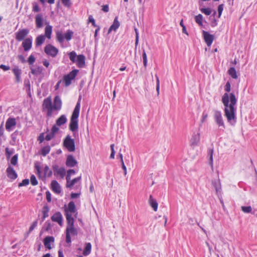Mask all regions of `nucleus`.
I'll use <instances>...</instances> for the list:
<instances>
[{"mask_svg":"<svg viewBox=\"0 0 257 257\" xmlns=\"http://www.w3.org/2000/svg\"><path fill=\"white\" fill-rule=\"evenodd\" d=\"M17 124L15 118L10 117L8 118L6 123V129L8 132H11Z\"/></svg>","mask_w":257,"mask_h":257,"instance_id":"6e6552de","label":"nucleus"},{"mask_svg":"<svg viewBox=\"0 0 257 257\" xmlns=\"http://www.w3.org/2000/svg\"><path fill=\"white\" fill-rule=\"evenodd\" d=\"M31 183L33 186H36L38 184V182L34 175H32L30 177Z\"/></svg>","mask_w":257,"mask_h":257,"instance_id":"49530a36","label":"nucleus"},{"mask_svg":"<svg viewBox=\"0 0 257 257\" xmlns=\"http://www.w3.org/2000/svg\"><path fill=\"white\" fill-rule=\"evenodd\" d=\"M203 35L204 41L208 46H210L214 40V36L210 34L208 32L203 31Z\"/></svg>","mask_w":257,"mask_h":257,"instance_id":"9d476101","label":"nucleus"},{"mask_svg":"<svg viewBox=\"0 0 257 257\" xmlns=\"http://www.w3.org/2000/svg\"><path fill=\"white\" fill-rule=\"evenodd\" d=\"M67 211L68 212L70 213H74L77 212V210L76 208L75 204L73 201H70L69 202L68 204V208L65 209V212Z\"/></svg>","mask_w":257,"mask_h":257,"instance_id":"412c9836","label":"nucleus"},{"mask_svg":"<svg viewBox=\"0 0 257 257\" xmlns=\"http://www.w3.org/2000/svg\"><path fill=\"white\" fill-rule=\"evenodd\" d=\"M51 148L49 146H46L44 147L41 149V155L43 156H46L47 154H48L50 151Z\"/></svg>","mask_w":257,"mask_h":257,"instance_id":"e433bc0d","label":"nucleus"},{"mask_svg":"<svg viewBox=\"0 0 257 257\" xmlns=\"http://www.w3.org/2000/svg\"><path fill=\"white\" fill-rule=\"evenodd\" d=\"M222 102L224 106V116L226 117L227 122L232 126L236 123V116L235 114V105L237 99L234 93H230L228 94L225 93L222 96Z\"/></svg>","mask_w":257,"mask_h":257,"instance_id":"f257e3e1","label":"nucleus"},{"mask_svg":"<svg viewBox=\"0 0 257 257\" xmlns=\"http://www.w3.org/2000/svg\"><path fill=\"white\" fill-rule=\"evenodd\" d=\"M63 146L69 152H72L75 150V141L73 139H72L71 136L68 135L63 141Z\"/></svg>","mask_w":257,"mask_h":257,"instance_id":"7ed1b4c3","label":"nucleus"},{"mask_svg":"<svg viewBox=\"0 0 257 257\" xmlns=\"http://www.w3.org/2000/svg\"><path fill=\"white\" fill-rule=\"evenodd\" d=\"M68 55L69 56L70 60L73 62L75 63L76 62V58L78 55H77L75 51H72L68 53Z\"/></svg>","mask_w":257,"mask_h":257,"instance_id":"a19ab883","label":"nucleus"},{"mask_svg":"<svg viewBox=\"0 0 257 257\" xmlns=\"http://www.w3.org/2000/svg\"><path fill=\"white\" fill-rule=\"evenodd\" d=\"M65 174H66L65 169L63 167L60 168V169H59V170H58V171L56 173V175H60L62 178H64V177L65 176Z\"/></svg>","mask_w":257,"mask_h":257,"instance_id":"37998d69","label":"nucleus"},{"mask_svg":"<svg viewBox=\"0 0 257 257\" xmlns=\"http://www.w3.org/2000/svg\"><path fill=\"white\" fill-rule=\"evenodd\" d=\"M52 169L54 171V175L56 176V173H57L58 170H59V169H60V168L59 167L58 165L55 164V165H53Z\"/></svg>","mask_w":257,"mask_h":257,"instance_id":"338daca9","label":"nucleus"},{"mask_svg":"<svg viewBox=\"0 0 257 257\" xmlns=\"http://www.w3.org/2000/svg\"><path fill=\"white\" fill-rule=\"evenodd\" d=\"M56 39L58 42H59L60 43L63 42L64 40V37L61 32L58 31L56 33Z\"/></svg>","mask_w":257,"mask_h":257,"instance_id":"58836bf2","label":"nucleus"},{"mask_svg":"<svg viewBox=\"0 0 257 257\" xmlns=\"http://www.w3.org/2000/svg\"><path fill=\"white\" fill-rule=\"evenodd\" d=\"M51 189L55 193L59 194L61 192V190L60 186L57 181L53 180L51 182Z\"/></svg>","mask_w":257,"mask_h":257,"instance_id":"6ab92c4d","label":"nucleus"},{"mask_svg":"<svg viewBox=\"0 0 257 257\" xmlns=\"http://www.w3.org/2000/svg\"><path fill=\"white\" fill-rule=\"evenodd\" d=\"M68 231L69 234L73 235H77V230L76 228H74V225L73 226H68L66 229V232H67Z\"/></svg>","mask_w":257,"mask_h":257,"instance_id":"c85d7f7f","label":"nucleus"},{"mask_svg":"<svg viewBox=\"0 0 257 257\" xmlns=\"http://www.w3.org/2000/svg\"><path fill=\"white\" fill-rule=\"evenodd\" d=\"M77 65L79 68H83L85 65V57L83 54L78 55L77 56Z\"/></svg>","mask_w":257,"mask_h":257,"instance_id":"f3484780","label":"nucleus"},{"mask_svg":"<svg viewBox=\"0 0 257 257\" xmlns=\"http://www.w3.org/2000/svg\"><path fill=\"white\" fill-rule=\"evenodd\" d=\"M42 107L43 110L44 109H48L53 107V105L50 97L46 98L44 100Z\"/></svg>","mask_w":257,"mask_h":257,"instance_id":"a878e982","label":"nucleus"},{"mask_svg":"<svg viewBox=\"0 0 257 257\" xmlns=\"http://www.w3.org/2000/svg\"><path fill=\"white\" fill-rule=\"evenodd\" d=\"M44 36L41 35L38 36L36 39V46H41L45 41Z\"/></svg>","mask_w":257,"mask_h":257,"instance_id":"473e14b6","label":"nucleus"},{"mask_svg":"<svg viewBox=\"0 0 257 257\" xmlns=\"http://www.w3.org/2000/svg\"><path fill=\"white\" fill-rule=\"evenodd\" d=\"M39 1L42 5H44L46 2L51 5L55 3V0H39Z\"/></svg>","mask_w":257,"mask_h":257,"instance_id":"680f3d73","label":"nucleus"},{"mask_svg":"<svg viewBox=\"0 0 257 257\" xmlns=\"http://www.w3.org/2000/svg\"><path fill=\"white\" fill-rule=\"evenodd\" d=\"M79 70L74 69L69 72L68 74L65 75L63 77V81L66 86H68L71 83V81L76 76Z\"/></svg>","mask_w":257,"mask_h":257,"instance_id":"20e7f679","label":"nucleus"},{"mask_svg":"<svg viewBox=\"0 0 257 257\" xmlns=\"http://www.w3.org/2000/svg\"><path fill=\"white\" fill-rule=\"evenodd\" d=\"M208 154L209 156V164L211 167L212 169L213 168V149L209 148L208 150Z\"/></svg>","mask_w":257,"mask_h":257,"instance_id":"2f4dec72","label":"nucleus"},{"mask_svg":"<svg viewBox=\"0 0 257 257\" xmlns=\"http://www.w3.org/2000/svg\"><path fill=\"white\" fill-rule=\"evenodd\" d=\"M242 210L245 213H249L251 211L252 208L251 206H242L241 207Z\"/></svg>","mask_w":257,"mask_h":257,"instance_id":"603ef678","label":"nucleus"},{"mask_svg":"<svg viewBox=\"0 0 257 257\" xmlns=\"http://www.w3.org/2000/svg\"><path fill=\"white\" fill-rule=\"evenodd\" d=\"M89 22L92 23V25L94 27H97L98 26H97L95 24V20L93 18L92 16H90L88 18Z\"/></svg>","mask_w":257,"mask_h":257,"instance_id":"0e129e2a","label":"nucleus"},{"mask_svg":"<svg viewBox=\"0 0 257 257\" xmlns=\"http://www.w3.org/2000/svg\"><path fill=\"white\" fill-rule=\"evenodd\" d=\"M212 185L213 187L215 188L216 193L217 195L219 196H221V186L220 182V180H214L212 181Z\"/></svg>","mask_w":257,"mask_h":257,"instance_id":"4468645a","label":"nucleus"},{"mask_svg":"<svg viewBox=\"0 0 257 257\" xmlns=\"http://www.w3.org/2000/svg\"><path fill=\"white\" fill-rule=\"evenodd\" d=\"M37 224H38L37 220H36L33 222L32 224L31 225V226L29 228V232H31L34 229V228L37 226Z\"/></svg>","mask_w":257,"mask_h":257,"instance_id":"052dcab7","label":"nucleus"},{"mask_svg":"<svg viewBox=\"0 0 257 257\" xmlns=\"http://www.w3.org/2000/svg\"><path fill=\"white\" fill-rule=\"evenodd\" d=\"M29 184V180L28 179H24L22 182L19 184V187L27 186Z\"/></svg>","mask_w":257,"mask_h":257,"instance_id":"6e6d98bb","label":"nucleus"},{"mask_svg":"<svg viewBox=\"0 0 257 257\" xmlns=\"http://www.w3.org/2000/svg\"><path fill=\"white\" fill-rule=\"evenodd\" d=\"M44 52L47 55L54 58L57 55L59 50L52 45L48 44L44 48Z\"/></svg>","mask_w":257,"mask_h":257,"instance_id":"39448f33","label":"nucleus"},{"mask_svg":"<svg viewBox=\"0 0 257 257\" xmlns=\"http://www.w3.org/2000/svg\"><path fill=\"white\" fill-rule=\"evenodd\" d=\"M200 135L199 133L194 134L190 141V145L192 147L197 146L200 142Z\"/></svg>","mask_w":257,"mask_h":257,"instance_id":"ddd939ff","label":"nucleus"},{"mask_svg":"<svg viewBox=\"0 0 257 257\" xmlns=\"http://www.w3.org/2000/svg\"><path fill=\"white\" fill-rule=\"evenodd\" d=\"M6 155L7 159L10 158L11 156L13 154V151L10 150L8 148H6L5 149Z\"/></svg>","mask_w":257,"mask_h":257,"instance_id":"13d9d810","label":"nucleus"},{"mask_svg":"<svg viewBox=\"0 0 257 257\" xmlns=\"http://www.w3.org/2000/svg\"><path fill=\"white\" fill-rule=\"evenodd\" d=\"M53 222L58 223L60 226L63 224V216L60 212H56L51 217Z\"/></svg>","mask_w":257,"mask_h":257,"instance_id":"1a4fd4ad","label":"nucleus"},{"mask_svg":"<svg viewBox=\"0 0 257 257\" xmlns=\"http://www.w3.org/2000/svg\"><path fill=\"white\" fill-rule=\"evenodd\" d=\"M91 244L90 242L86 243L85 248L83 250V254L85 256L89 255L91 252Z\"/></svg>","mask_w":257,"mask_h":257,"instance_id":"c756f323","label":"nucleus"},{"mask_svg":"<svg viewBox=\"0 0 257 257\" xmlns=\"http://www.w3.org/2000/svg\"><path fill=\"white\" fill-rule=\"evenodd\" d=\"M31 73L35 75L38 76L42 73L44 68L42 66H37L36 68H33V67L30 68Z\"/></svg>","mask_w":257,"mask_h":257,"instance_id":"4be33fe9","label":"nucleus"},{"mask_svg":"<svg viewBox=\"0 0 257 257\" xmlns=\"http://www.w3.org/2000/svg\"><path fill=\"white\" fill-rule=\"evenodd\" d=\"M77 164V161L74 159L72 155H69L67 156L66 165L69 167H73Z\"/></svg>","mask_w":257,"mask_h":257,"instance_id":"dca6fc26","label":"nucleus"},{"mask_svg":"<svg viewBox=\"0 0 257 257\" xmlns=\"http://www.w3.org/2000/svg\"><path fill=\"white\" fill-rule=\"evenodd\" d=\"M231 86L230 83L229 81H227L225 85L224 90L227 92H229L230 91Z\"/></svg>","mask_w":257,"mask_h":257,"instance_id":"e2e57ef3","label":"nucleus"},{"mask_svg":"<svg viewBox=\"0 0 257 257\" xmlns=\"http://www.w3.org/2000/svg\"><path fill=\"white\" fill-rule=\"evenodd\" d=\"M29 30L28 29H23L19 30L16 33V39L19 41H22L28 35Z\"/></svg>","mask_w":257,"mask_h":257,"instance_id":"0eeeda50","label":"nucleus"},{"mask_svg":"<svg viewBox=\"0 0 257 257\" xmlns=\"http://www.w3.org/2000/svg\"><path fill=\"white\" fill-rule=\"evenodd\" d=\"M67 119L65 115H61L56 121V124L58 126H61L67 122Z\"/></svg>","mask_w":257,"mask_h":257,"instance_id":"cd10ccee","label":"nucleus"},{"mask_svg":"<svg viewBox=\"0 0 257 257\" xmlns=\"http://www.w3.org/2000/svg\"><path fill=\"white\" fill-rule=\"evenodd\" d=\"M6 172L8 177L12 180H15L18 177L17 174L15 170L10 166L7 168Z\"/></svg>","mask_w":257,"mask_h":257,"instance_id":"f8f14e48","label":"nucleus"},{"mask_svg":"<svg viewBox=\"0 0 257 257\" xmlns=\"http://www.w3.org/2000/svg\"><path fill=\"white\" fill-rule=\"evenodd\" d=\"M35 22L36 27L37 28H41L43 26V15L42 14H38L35 17Z\"/></svg>","mask_w":257,"mask_h":257,"instance_id":"5701e85b","label":"nucleus"},{"mask_svg":"<svg viewBox=\"0 0 257 257\" xmlns=\"http://www.w3.org/2000/svg\"><path fill=\"white\" fill-rule=\"evenodd\" d=\"M200 11L202 13L207 16L210 15L211 13V10L210 8H202Z\"/></svg>","mask_w":257,"mask_h":257,"instance_id":"09e8293b","label":"nucleus"},{"mask_svg":"<svg viewBox=\"0 0 257 257\" xmlns=\"http://www.w3.org/2000/svg\"><path fill=\"white\" fill-rule=\"evenodd\" d=\"M214 119L216 123L218 125V127H221L225 128V124L223 119L221 113L220 111L215 110L214 113Z\"/></svg>","mask_w":257,"mask_h":257,"instance_id":"423d86ee","label":"nucleus"},{"mask_svg":"<svg viewBox=\"0 0 257 257\" xmlns=\"http://www.w3.org/2000/svg\"><path fill=\"white\" fill-rule=\"evenodd\" d=\"M62 107V101L60 97L57 95L56 96L54 99V104L53 107L54 110H60Z\"/></svg>","mask_w":257,"mask_h":257,"instance_id":"a211bd4d","label":"nucleus"},{"mask_svg":"<svg viewBox=\"0 0 257 257\" xmlns=\"http://www.w3.org/2000/svg\"><path fill=\"white\" fill-rule=\"evenodd\" d=\"M56 125H57L56 124L52 126L50 132L54 136H55L56 134L58 133L59 130V128Z\"/></svg>","mask_w":257,"mask_h":257,"instance_id":"3c124183","label":"nucleus"},{"mask_svg":"<svg viewBox=\"0 0 257 257\" xmlns=\"http://www.w3.org/2000/svg\"><path fill=\"white\" fill-rule=\"evenodd\" d=\"M66 242L67 243H70L71 242V235L69 234L68 231L66 232Z\"/></svg>","mask_w":257,"mask_h":257,"instance_id":"69168bd1","label":"nucleus"},{"mask_svg":"<svg viewBox=\"0 0 257 257\" xmlns=\"http://www.w3.org/2000/svg\"><path fill=\"white\" fill-rule=\"evenodd\" d=\"M36 58L33 55H31L28 59V62L29 65H32L35 62Z\"/></svg>","mask_w":257,"mask_h":257,"instance_id":"864d4df0","label":"nucleus"},{"mask_svg":"<svg viewBox=\"0 0 257 257\" xmlns=\"http://www.w3.org/2000/svg\"><path fill=\"white\" fill-rule=\"evenodd\" d=\"M120 24L118 21L117 17H116L113 21V24L109 27L108 33L109 34L112 31H115L119 27Z\"/></svg>","mask_w":257,"mask_h":257,"instance_id":"aec40b11","label":"nucleus"},{"mask_svg":"<svg viewBox=\"0 0 257 257\" xmlns=\"http://www.w3.org/2000/svg\"><path fill=\"white\" fill-rule=\"evenodd\" d=\"M223 7H224V5L223 4H221V5H219L218 7V17L219 18L221 15V14L222 13V11H223Z\"/></svg>","mask_w":257,"mask_h":257,"instance_id":"bf43d9fd","label":"nucleus"},{"mask_svg":"<svg viewBox=\"0 0 257 257\" xmlns=\"http://www.w3.org/2000/svg\"><path fill=\"white\" fill-rule=\"evenodd\" d=\"M51 228V223L49 221H46L43 227H42L41 231H40V235L42 234L43 230H45L46 231H48Z\"/></svg>","mask_w":257,"mask_h":257,"instance_id":"72a5a7b5","label":"nucleus"},{"mask_svg":"<svg viewBox=\"0 0 257 257\" xmlns=\"http://www.w3.org/2000/svg\"><path fill=\"white\" fill-rule=\"evenodd\" d=\"M22 46L25 51H29L32 47V38L31 37L25 39L22 43Z\"/></svg>","mask_w":257,"mask_h":257,"instance_id":"9b49d317","label":"nucleus"},{"mask_svg":"<svg viewBox=\"0 0 257 257\" xmlns=\"http://www.w3.org/2000/svg\"><path fill=\"white\" fill-rule=\"evenodd\" d=\"M24 85L26 87L27 91L30 92L31 89V84L29 79H25L24 80Z\"/></svg>","mask_w":257,"mask_h":257,"instance_id":"8fccbe9b","label":"nucleus"},{"mask_svg":"<svg viewBox=\"0 0 257 257\" xmlns=\"http://www.w3.org/2000/svg\"><path fill=\"white\" fill-rule=\"evenodd\" d=\"M62 4L64 7L69 8L71 7L72 3L70 0H61Z\"/></svg>","mask_w":257,"mask_h":257,"instance_id":"de8ad7c7","label":"nucleus"},{"mask_svg":"<svg viewBox=\"0 0 257 257\" xmlns=\"http://www.w3.org/2000/svg\"><path fill=\"white\" fill-rule=\"evenodd\" d=\"M55 136L52 134L51 133L49 134H47L46 137H45V139L46 141H50L51 139H52Z\"/></svg>","mask_w":257,"mask_h":257,"instance_id":"774afa93","label":"nucleus"},{"mask_svg":"<svg viewBox=\"0 0 257 257\" xmlns=\"http://www.w3.org/2000/svg\"><path fill=\"white\" fill-rule=\"evenodd\" d=\"M73 32L70 30L67 31L66 33L64 35V39H65L67 41H70L73 36Z\"/></svg>","mask_w":257,"mask_h":257,"instance_id":"c9c22d12","label":"nucleus"},{"mask_svg":"<svg viewBox=\"0 0 257 257\" xmlns=\"http://www.w3.org/2000/svg\"><path fill=\"white\" fill-rule=\"evenodd\" d=\"M44 174L45 177H51L52 175V171L47 165H46L44 168Z\"/></svg>","mask_w":257,"mask_h":257,"instance_id":"4c0bfd02","label":"nucleus"},{"mask_svg":"<svg viewBox=\"0 0 257 257\" xmlns=\"http://www.w3.org/2000/svg\"><path fill=\"white\" fill-rule=\"evenodd\" d=\"M18 155L16 154L12 158L11 160V163L14 166H16L18 163Z\"/></svg>","mask_w":257,"mask_h":257,"instance_id":"c03bdc74","label":"nucleus"},{"mask_svg":"<svg viewBox=\"0 0 257 257\" xmlns=\"http://www.w3.org/2000/svg\"><path fill=\"white\" fill-rule=\"evenodd\" d=\"M229 75L233 79H236L237 75L236 74V71L234 67H231L228 70Z\"/></svg>","mask_w":257,"mask_h":257,"instance_id":"f704fd0d","label":"nucleus"},{"mask_svg":"<svg viewBox=\"0 0 257 257\" xmlns=\"http://www.w3.org/2000/svg\"><path fill=\"white\" fill-rule=\"evenodd\" d=\"M149 203L150 205L153 208L155 211H156L158 209V204L157 200L154 199L152 195H150Z\"/></svg>","mask_w":257,"mask_h":257,"instance_id":"393cba45","label":"nucleus"},{"mask_svg":"<svg viewBox=\"0 0 257 257\" xmlns=\"http://www.w3.org/2000/svg\"><path fill=\"white\" fill-rule=\"evenodd\" d=\"M52 32V27L50 25L47 26L45 29V36L47 38L50 39L51 37Z\"/></svg>","mask_w":257,"mask_h":257,"instance_id":"7c9ffc66","label":"nucleus"},{"mask_svg":"<svg viewBox=\"0 0 257 257\" xmlns=\"http://www.w3.org/2000/svg\"><path fill=\"white\" fill-rule=\"evenodd\" d=\"M16 77V82L19 83L21 81L22 70L18 66H15L12 70Z\"/></svg>","mask_w":257,"mask_h":257,"instance_id":"2eb2a0df","label":"nucleus"},{"mask_svg":"<svg viewBox=\"0 0 257 257\" xmlns=\"http://www.w3.org/2000/svg\"><path fill=\"white\" fill-rule=\"evenodd\" d=\"M142 57L143 59L144 66L145 68H146L147 66V56L145 50H143Z\"/></svg>","mask_w":257,"mask_h":257,"instance_id":"a18cd8bd","label":"nucleus"},{"mask_svg":"<svg viewBox=\"0 0 257 257\" xmlns=\"http://www.w3.org/2000/svg\"><path fill=\"white\" fill-rule=\"evenodd\" d=\"M81 98V96H80L70 118L69 130L73 133L74 135L78 129V118L79 115Z\"/></svg>","mask_w":257,"mask_h":257,"instance_id":"f03ea898","label":"nucleus"},{"mask_svg":"<svg viewBox=\"0 0 257 257\" xmlns=\"http://www.w3.org/2000/svg\"><path fill=\"white\" fill-rule=\"evenodd\" d=\"M54 241V237L53 236H46L44 239V244L45 246L49 249H51L50 243Z\"/></svg>","mask_w":257,"mask_h":257,"instance_id":"b1692460","label":"nucleus"},{"mask_svg":"<svg viewBox=\"0 0 257 257\" xmlns=\"http://www.w3.org/2000/svg\"><path fill=\"white\" fill-rule=\"evenodd\" d=\"M65 215L66 216L68 226H73L74 220L72 216V214L66 211Z\"/></svg>","mask_w":257,"mask_h":257,"instance_id":"bb28decb","label":"nucleus"},{"mask_svg":"<svg viewBox=\"0 0 257 257\" xmlns=\"http://www.w3.org/2000/svg\"><path fill=\"white\" fill-rule=\"evenodd\" d=\"M156 79H157L156 80V91L157 92V95H159V91H160V81H159V79L157 75H156Z\"/></svg>","mask_w":257,"mask_h":257,"instance_id":"4d7b16f0","label":"nucleus"},{"mask_svg":"<svg viewBox=\"0 0 257 257\" xmlns=\"http://www.w3.org/2000/svg\"><path fill=\"white\" fill-rule=\"evenodd\" d=\"M195 21L199 26H202L203 25V16L201 14H199L195 17Z\"/></svg>","mask_w":257,"mask_h":257,"instance_id":"ea45409f","label":"nucleus"},{"mask_svg":"<svg viewBox=\"0 0 257 257\" xmlns=\"http://www.w3.org/2000/svg\"><path fill=\"white\" fill-rule=\"evenodd\" d=\"M110 149H111V154H110V159H114V155H115L114 144H111L110 145Z\"/></svg>","mask_w":257,"mask_h":257,"instance_id":"5fc2aeb1","label":"nucleus"},{"mask_svg":"<svg viewBox=\"0 0 257 257\" xmlns=\"http://www.w3.org/2000/svg\"><path fill=\"white\" fill-rule=\"evenodd\" d=\"M49 208L47 205H45L43 207L42 213L44 217L49 216Z\"/></svg>","mask_w":257,"mask_h":257,"instance_id":"79ce46f5","label":"nucleus"}]
</instances>
